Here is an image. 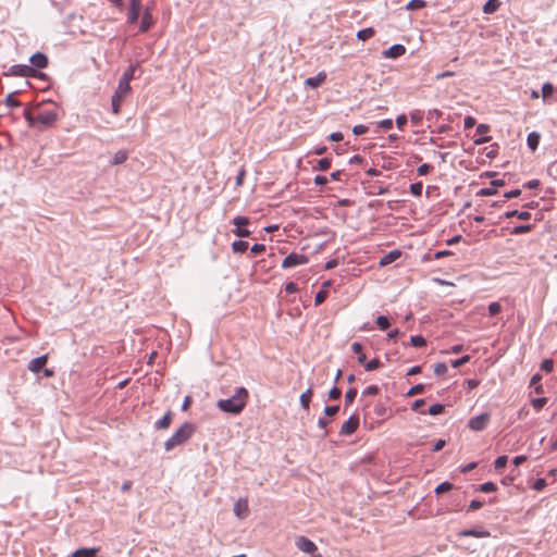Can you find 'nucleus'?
I'll return each mask as SVG.
<instances>
[{"mask_svg": "<svg viewBox=\"0 0 557 557\" xmlns=\"http://www.w3.org/2000/svg\"><path fill=\"white\" fill-rule=\"evenodd\" d=\"M25 119L30 127L45 129L51 127L58 120L55 104L51 101L37 104L32 110H26Z\"/></svg>", "mask_w": 557, "mask_h": 557, "instance_id": "nucleus-1", "label": "nucleus"}, {"mask_svg": "<svg viewBox=\"0 0 557 557\" xmlns=\"http://www.w3.org/2000/svg\"><path fill=\"white\" fill-rule=\"evenodd\" d=\"M248 398V391L245 387H238L231 398L220 399L216 406L224 412L239 414L246 407Z\"/></svg>", "mask_w": 557, "mask_h": 557, "instance_id": "nucleus-2", "label": "nucleus"}, {"mask_svg": "<svg viewBox=\"0 0 557 557\" xmlns=\"http://www.w3.org/2000/svg\"><path fill=\"white\" fill-rule=\"evenodd\" d=\"M195 425L190 422H185L182 424L174 433L173 435L165 441L164 448L166 451H170L174 449L176 446H180L184 444L186 441H188L193 434L195 433Z\"/></svg>", "mask_w": 557, "mask_h": 557, "instance_id": "nucleus-3", "label": "nucleus"}, {"mask_svg": "<svg viewBox=\"0 0 557 557\" xmlns=\"http://www.w3.org/2000/svg\"><path fill=\"white\" fill-rule=\"evenodd\" d=\"M491 416L487 412L481 413L471 418L468 422V426L475 432L484 430L490 423Z\"/></svg>", "mask_w": 557, "mask_h": 557, "instance_id": "nucleus-4", "label": "nucleus"}, {"mask_svg": "<svg viewBox=\"0 0 557 557\" xmlns=\"http://www.w3.org/2000/svg\"><path fill=\"white\" fill-rule=\"evenodd\" d=\"M249 223L250 220L247 216H235L233 219V224L236 226V230H234L233 233L238 237H248L250 235V231L245 226H247Z\"/></svg>", "mask_w": 557, "mask_h": 557, "instance_id": "nucleus-5", "label": "nucleus"}, {"mask_svg": "<svg viewBox=\"0 0 557 557\" xmlns=\"http://www.w3.org/2000/svg\"><path fill=\"white\" fill-rule=\"evenodd\" d=\"M308 262V257L300 253H289L287 257L284 258L282 262L283 269H289L297 265L306 264Z\"/></svg>", "mask_w": 557, "mask_h": 557, "instance_id": "nucleus-6", "label": "nucleus"}, {"mask_svg": "<svg viewBox=\"0 0 557 557\" xmlns=\"http://www.w3.org/2000/svg\"><path fill=\"white\" fill-rule=\"evenodd\" d=\"M295 544L299 550L307 554L313 555L318 550L317 545L306 536H298Z\"/></svg>", "mask_w": 557, "mask_h": 557, "instance_id": "nucleus-7", "label": "nucleus"}, {"mask_svg": "<svg viewBox=\"0 0 557 557\" xmlns=\"http://www.w3.org/2000/svg\"><path fill=\"white\" fill-rule=\"evenodd\" d=\"M359 426V417L354 414L351 416L343 425L341 429L342 435H351L354 434Z\"/></svg>", "mask_w": 557, "mask_h": 557, "instance_id": "nucleus-8", "label": "nucleus"}, {"mask_svg": "<svg viewBox=\"0 0 557 557\" xmlns=\"http://www.w3.org/2000/svg\"><path fill=\"white\" fill-rule=\"evenodd\" d=\"M406 53V47L404 45H393L388 49L382 52L386 59H397Z\"/></svg>", "mask_w": 557, "mask_h": 557, "instance_id": "nucleus-9", "label": "nucleus"}, {"mask_svg": "<svg viewBox=\"0 0 557 557\" xmlns=\"http://www.w3.org/2000/svg\"><path fill=\"white\" fill-rule=\"evenodd\" d=\"M234 513L239 519H244L249 513L248 500L246 498L238 499L234 505Z\"/></svg>", "mask_w": 557, "mask_h": 557, "instance_id": "nucleus-10", "label": "nucleus"}, {"mask_svg": "<svg viewBox=\"0 0 557 557\" xmlns=\"http://www.w3.org/2000/svg\"><path fill=\"white\" fill-rule=\"evenodd\" d=\"M47 361H48V355H42L38 358L30 360L27 368L33 373H38L46 367Z\"/></svg>", "mask_w": 557, "mask_h": 557, "instance_id": "nucleus-11", "label": "nucleus"}, {"mask_svg": "<svg viewBox=\"0 0 557 557\" xmlns=\"http://www.w3.org/2000/svg\"><path fill=\"white\" fill-rule=\"evenodd\" d=\"M11 72L16 76H23V77H28V76L35 75V70L28 65H13L11 67Z\"/></svg>", "mask_w": 557, "mask_h": 557, "instance_id": "nucleus-12", "label": "nucleus"}, {"mask_svg": "<svg viewBox=\"0 0 557 557\" xmlns=\"http://www.w3.org/2000/svg\"><path fill=\"white\" fill-rule=\"evenodd\" d=\"M153 24H154V20L152 17V14L150 13L149 10H146L141 17V22H140V26H139L140 32H143V33L147 32L148 29H150L152 27Z\"/></svg>", "mask_w": 557, "mask_h": 557, "instance_id": "nucleus-13", "label": "nucleus"}, {"mask_svg": "<svg viewBox=\"0 0 557 557\" xmlns=\"http://www.w3.org/2000/svg\"><path fill=\"white\" fill-rule=\"evenodd\" d=\"M30 63L35 67L44 69L48 65V58L46 54L37 52L30 57Z\"/></svg>", "mask_w": 557, "mask_h": 557, "instance_id": "nucleus-14", "label": "nucleus"}, {"mask_svg": "<svg viewBox=\"0 0 557 557\" xmlns=\"http://www.w3.org/2000/svg\"><path fill=\"white\" fill-rule=\"evenodd\" d=\"M140 10V0H131V7L128 12V22L135 23L138 20Z\"/></svg>", "mask_w": 557, "mask_h": 557, "instance_id": "nucleus-15", "label": "nucleus"}, {"mask_svg": "<svg viewBox=\"0 0 557 557\" xmlns=\"http://www.w3.org/2000/svg\"><path fill=\"white\" fill-rule=\"evenodd\" d=\"M173 420L172 411H168L160 420H158L154 424L158 430H166L170 428Z\"/></svg>", "mask_w": 557, "mask_h": 557, "instance_id": "nucleus-16", "label": "nucleus"}, {"mask_svg": "<svg viewBox=\"0 0 557 557\" xmlns=\"http://www.w3.org/2000/svg\"><path fill=\"white\" fill-rule=\"evenodd\" d=\"M401 256L399 250H392L380 259V265L385 267L396 261Z\"/></svg>", "mask_w": 557, "mask_h": 557, "instance_id": "nucleus-17", "label": "nucleus"}, {"mask_svg": "<svg viewBox=\"0 0 557 557\" xmlns=\"http://www.w3.org/2000/svg\"><path fill=\"white\" fill-rule=\"evenodd\" d=\"M326 79V74L324 72L319 73L314 77H309L306 79V85L311 88H317L322 85Z\"/></svg>", "mask_w": 557, "mask_h": 557, "instance_id": "nucleus-18", "label": "nucleus"}, {"mask_svg": "<svg viewBox=\"0 0 557 557\" xmlns=\"http://www.w3.org/2000/svg\"><path fill=\"white\" fill-rule=\"evenodd\" d=\"M99 548H79L76 549L72 557H96Z\"/></svg>", "mask_w": 557, "mask_h": 557, "instance_id": "nucleus-19", "label": "nucleus"}, {"mask_svg": "<svg viewBox=\"0 0 557 557\" xmlns=\"http://www.w3.org/2000/svg\"><path fill=\"white\" fill-rule=\"evenodd\" d=\"M541 135L536 132H532L528 135L527 143L532 151H535L539 147Z\"/></svg>", "mask_w": 557, "mask_h": 557, "instance_id": "nucleus-20", "label": "nucleus"}, {"mask_svg": "<svg viewBox=\"0 0 557 557\" xmlns=\"http://www.w3.org/2000/svg\"><path fill=\"white\" fill-rule=\"evenodd\" d=\"M504 215H505L506 219H510V218L517 216L518 219L523 220V221H528V220L531 219V213L529 211L512 210V211L505 212Z\"/></svg>", "mask_w": 557, "mask_h": 557, "instance_id": "nucleus-21", "label": "nucleus"}, {"mask_svg": "<svg viewBox=\"0 0 557 557\" xmlns=\"http://www.w3.org/2000/svg\"><path fill=\"white\" fill-rule=\"evenodd\" d=\"M459 536L460 537H467V536L487 537V536H490V532L488 531H478V530H463L459 533Z\"/></svg>", "mask_w": 557, "mask_h": 557, "instance_id": "nucleus-22", "label": "nucleus"}, {"mask_svg": "<svg viewBox=\"0 0 557 557\" xmlns=\"http://www.w3.org/2000/svg\"><path fill=\"white\" fill-rule=\"evenodd\" d=\"M312 395L313 391L311 387L300 395V404L305 410H309Z\"/></svg>", "mask_w": 557, "mask_h": 557, "instance_id": "nucleus-23", "label": "nucleus"}, {"mask_svg": "<svg viewBox=\"0 0 557 557\" xmlns=\"http://www.w3.org/2000/svg\"><path fill=\"white\" fill-rule=\"evenodd\" d=\"M362 349L363 348H362V345L360 343H358V342L352 343L351 350L358 356V362L360 364H364V362L367 360V357L363 354Z\"/></svg>", "mask_w": 557, "mask_h": 557, "instance_id": "nucleus-24", "label": "nucleus"}, {"mask_svg": "<svg viewBox=\"0 0 557 557\" xmlns=\"http://www.w3.org/2000/svg\"><path fill=\"white\" fill-rule=\"evenodd\" d=\"M374 35H375L374 28L368 27V28L360 29L357 33V38L362 40V41H366V40L374 37Z\"/></svg>", "mask_w": 557, "mask_h": 557, "instance_id": "nucleus-25", "label": "nucleus"}, {"mask_svg": "<svg viewBox=\"0 0 557 557\" xmlns=\"http://www.w3.org/2000/svg\"><path fill=\"white\" fill-rule=\"evenodd\" d=\"M499 5L500 3L498 0H488L483 7V12L486 14H492L498 10Z\"/></svg>", "mask_w": 557, "mask_h": 557, "instance_id": "nucleus-26", "label": "nucleus"}, {"mask_svg": "<svg viewBox=\"0 0 557 557\" xmlns=\"http://www.w3.org/2000/svg\"><path fill=\"white\" fill-rule=\"evenodd\" d=\"M137 65L132 64L122 75L120 78V82L129 84L131 81L134 78L135 71Z\"/></svg>", "mask_w": 557, "mask_h": 557, "instance_id": "nucleus-27", "label": "nucleus"}, {"mask_svg": "<svg viewBox=\"0 0 557 557\" xmlns=\"http://www.w3.org/2000/svg\"><path fill=\"white\" fill-rule=\"evenodd\" d=\"M131 92V85L127 83L119 82L117 88L115 90V95L125 98Z\"/></svg>", "mask_w": 557, "mask_h": 557, "instance_id": "nucleus-28", "label": "nucleus"}, {"mask_svg": "<svg viewBox=\"0 0 557 557\" xmlns=\"http://www.w3.org/2000/svg\"><path fill=\"white\" fill-rule=\"evenodd\" d=\"M248 249V243L244 240H236L232 244V250L235 253H243Z\"/></svg>", "mask_w": 557, "mask_h": 557, "instance_id": "nucleus-29", "label": "nucleus"}, {"mask_svg": "<svg viewBox=\"0 0 557 557\" xmlns=\"http://www.w3.org/2000/svg\"><path fill=\"white\" fill-rule=\"evenodd\" d=\"M426 7V2L424 0H411L406 5V9L409 11L420 10Z\"/></svg>", "mask_w": 557, "mask_h": 557, "instance_id": "nucleus-30", "label": "nucleus"}, {"mask_svg": "<svg viewBox=\"0 0 557 557\" xmlns=\"http://www.w3.org/2000/svg\"><path fill=\"white\" fill-rule=\"evenodd\" d=\"M127 158H128L127 152L124 150H120L113 156L112 163L113 164H122L127 160Z\"/></svg>", "mask_w": 557, "mask_h": 557, "instance_id": "nucleus-31", "label": "nucleus"}, {"mask_svg": "<svg viewBox=\"0 0 557 557\" xmlns=\"http://www.w3.org/2000/svg\"><path fill=\"white\" fill-rule=\"evenodd\" d=\"M330 168H331V159L323 158L318 161L317 165L313 169L318 170V171H326Z\"/></svg>", "mask_w": 557, "mask_h": 557, "instance_id": "nucleus-32", "label": "nucleus"}, {"mask_svg": "<svg viewBox=\"0 0 557 557\" xmlns=\"http://www.w3.org/2000/svg\"><path fill=\"white\" fill-rule=\"evenodd\" d=\"M554 90H555V88H554L553 84L545 83L542 87L543 99L546 100L547 98H549L553 95Z\"/></svg>", "mask_w": 557, "mask_h": 557, "instance_id": "nucleus-33", "label": "nucleus"}, {"mask_svg": "<svg viewBox=\"0 0 557 557\" xmlns=\"http://www.w3.org/2000/svg\"><path fill=\"white\" fill-rule=\"evenodd\" d=\"M507 462H508V457L503 455V456H499L495 462H494V467L497 471H502L506 466H507Z\"/></svg>", "mask_w": 557, "mask_h": 557, "instance_id": "nucleus-34", "label": "nucleus"}, {"mask_svg": "<svg viewBox=\"0 0 557 557\" xmlns=\"http://www.w3.org/2000/svg\"><path fill=\"white\" fill-rule=\"evenodd\" d=\"M532 225L531 224H525V225H519V226H516L511 230V234L512 235H520V234H524V233H528L532 230Z\"/></svg>", "mask_w": 557, "mask_h": 557, "instance_id": "nucleus-35", "label": "nucleus"}, {"mask_svg": "<svg viewBox=\"0 0 557 557\" xmlns=\"http://www.w3.org/2000/svg\"><path fill=\"white\" fill-rule=\"evenodd\" d=\"M423 184L421 182L413 183L410 185V193L416 196L420 197L422 195Z\"/></svg>", "mask_w": 557, "mask_h": 557, "instance_id": "nucleus-36", "label": "nucleus"}, {"mask_svg": "<svg viewBox=\"0 0 557 557\" xmlns=\"http://www.w3.org/2000/svg\"><path fill=\"white\" fill-rule=\"evenodd\" d=\"M410 343L413 347H423L426 344V341L421 335H416L410 338Z\"/></svg>", "mask_w": 557, "mask_h": 557, "instance_id": "nucleus-37", "label": "nucleus"}, {"mask_svg": "<svg viewBox=\"0 0 557 557\" xmlns=\"http://www.w3.org/2000/svg\"><path fill=\"white\" fill-rule=\"evenodd\" d=\"M382 366L381 361L376 358L370 360L369 362H364V368L367 371H373L379 369Z\"/></svg>", "mask_w": 557, "mask_h": 557, "instance_id": "nucleus-38", "label": "nucleus"}, {"mask_svg": "<svg viewBox=\"0 0 557 557\" xmlns=\"http://www.w3.org/2000/svg\"><path fill=\"white\" fill-rule=\"evenodd\" d=\"M357 396V389L350 388L345 394V403L347 406L351 405Z\"/></svg>", "mask_w": 557, "mask_h": 557, "instance_id": "nucleus-39", "label": "nucleus"}, {"mask_svg": "<svg viewBox=\"0 0 557 557\" xmlns=\"http://www.w3.org/2000/svg\"><path fill=\"white\" fill-rule=\"evenodd\" d=\"M546 404H547V398H545V397L532 399V406L537 411L541 410Z\"/></svg>", "mask_w": 557, "mask_h": 557, "instance_id": "nucleus-40", "label": "nucleus"}, {"mask_svg": "<svg viewBox=\"0 0 557 557\" xmlns=\"http://www.w3.org/2000/svg\"><path fill=\"white\" fill-rule=\"evenodd\" d=\"M451 488H453V484L451 483L443 482V483H441L440 485L436 486L435 493L436 494H443V493H446V492L450 491Z\"/></svg>", "mask_w": 557, "mask_h": 557, "instance_id": "nucleus-41", "label": "nucleus"}, {"mask_svg": "<svg viewBox=\"0 0 557 557\" xmlns=\"http://www.w3.org/2000/svg\"><path fill=\"white\" fill-rule=\"evenodd\" d=\"M443 411H444V406L441 404H435L429 408L428 413L431 416H437V414H441Z\"/></svg>", "mask_w": 557, "mask_h": 557, "instance_id": "nucleus-42", "label": "nucleus"}, {"mask_svg": "<svg viewBox=\"0 0 557 557\" xmlns=\"http://www.w3.org/2000/svg\"><path fill=\"white\" fill-rule=\"evenodd\" d=\"M447 371H448V368L444 362H440L434 366V373L436 375H444L447 373Z\"/></svg>", "mask_w": 557, "mask_h": 557, "instance_id": "nucleus-43", "label": "nucleus"}, {"mask_svg": "<svg viewBox=\"0 0 557 557\" xmlns=\"http://www.w3.org/2000/svg\"><path fill=\"white\" fill-rule=\"evenodd\" d=\"M376 324L381 330H386L389 326V321L385 315H379L376 318Z\"/></svg>", "mask_w": 557, "mask_h": 557, "instance_id": "nucleus-44", "label": "nucleus"}, {"mask_svg": "<svg viewBox=\"0 0 557 557\" xmlns=\"http://www.w3.org/2000/svg\"><path fill=\"white\" fill-rule=\"evenodd\" d=\"M502 311V306L499 302L497 301H494V302H491L490 306H488V312L491 315H496L498 314L499 312Z\"/></svg>", "mask_w": 557, "mask_h": 557, "instance_id": "nucleus-45", "label": "nucleus"}, {"mask_svg": "<svg viewBox=\"0 0 557 557\" xmlns=\"http://www.w3.org/2000/svg\"><path fill=\"white\" fill-rule=\"evenodd\" d=\"M496 485L493 483V482H486V483H483L481 486H480V491L484 492V493H491V492H495L496 491Z\"/></svg>", "mask_w": 557, "mask_h": 557, "instance_id": "nucleus-46", "label": "nucleus"}, {"mask_svg": "<svg viewBox=\"0 0 557 557\" xmlns=\"http://www.w3.org/2000/svg\"><path fill=\"white\" fill-rule=\"evenodd\" d=\"M327 297V292L326 290H320L317 293L315 297H314V302L317 306L321 305L322 302H324V300L326 299Z\"/></svg>", "mask_w": 557, "mask_h": 557, "instance_id": "nucleus-47", "label": "nucleus"}, {"mask_svg": "<svg viewBox=\"0 0 557 557\" xmlns=\"http://www.w3.org/2000/svg\"><path fill=\"white\" fill-rule=\"evenodd\" d=\"M469 360H470V357L468 355H466L459 359L451 361V366H453V368H459V367L463 366L465 363H467Z\"/></svg>", "mask_w": 557, "mask_h": 557, "instance_id": "nucleus-48", "label": "nucleus"}, {"mask_svg": "<svg viewBox=\"0 0 557 557\" xmlns=\"http://www.w3.org/2000/svg\"><path fill=\"white\" fill-rule=\"evenodd\" d=\"M423 391H424V386L421 385V384H418V385L412 386L408 391L407 395L408 396H414V395L421 394Z\"/></svg>", "mask_w": 557, "mask_h": 557, "instance_id": "nucleus-49", "label": "nucleus"}, {"mask_svg": "<svg viewBox=\"0 0 557 557\" xmlns=\"http://www.w3.org/2000/svg\"><path fill=\"white\" fill-rule=\"evenodd\" d=\"M265 251V246L263 244H256L251 247L250 252L252 255H261Z\"/></svg>", "mask_w": 557, "mask_h": 557, "instance_id": "nucleus-50", "label": "nucleus"}, {"mask_svg": "<svg viewBox=\"0 0 557 557\" xmlns=\"http://www.w3.org/2000/svg\"><path fill=\"white\" fill-rule=\"evenodd\" d=\"M368 132V126L363 125V124H359V125H356L354 126L352 128V133L357 136L359 135H362V134H366Z\"/></svg>", "mask_w": 557, "mask_h": 557, "instance_id": "nucleus-51", "label": "nucleus"}, {"mask_svg": "<svg viewBox=\"0 0 557 557\" xmlns=\"http://www.w3.org/2000/svg\"><path fill=\"white\" fill-rule=\"evenodd\" d=\"M432 170V166L428 163H423L421 164L418 169H417V172L419 175H426L430 171Z\"/></svg>", "mask_w": 557, "mask_h": 557, "instance_id": "nucleus-52", "label": "nucleus"}, {"mask_svg": "<svg viewBox=\"0 0 557 557\" xmlns=\"http://www.w3.org/2000/svg\"><path fill=\"white\" fill-rule=\"evenodd\" d=\"M379 392H380V388H379V386H377V385H370V386H368V387L362 392V394H363V395H376V394H379Z\"/></svg>", "mask_w": 557, "mask_h": 557, "instance_id": "nucleus-53", "label": "nucleus"}, {"mask_svg": "<svg viewBox=\"0 0 557 557\" xmlns=\"http://www.w3.org/2000/svg\"><path fill=\"white\" fill-rule=\"evenodd\" d=\"M342 391L338 387H333L329 393V398L332 400H336L341 397Z\"/></svg>", "mask_w": 557, "mask_h": 557, "instance_id": "nucleus-54", "label": "nucleus"}, {"mask_svg": "<svg viewBox=\"0 0 557 557\" xmlns=\"http://www.w3.org/2000/svg\"><path fill=\"white\" fill-rule=\"evenodd\" d=\"M411 122L416 125H418L422 120V114L420 111H413L410 113Z\"/></svg>", "mask_w": 557, "mask_h": 557, "instance_id": "nucleus-55", "label": "nucleus"}, {"mask_svg": "<svg viewBox=\"0 0 557 557\" xmlns=\"http://www.w3.org/2000/svg\"><path fill=\"white\" fill-rule=\"evenodd\" d=\"M386 411H387L386 407H385L384 405H382V404H377V405L374 407V412H375V414H376V416H379V417H383V416H385V414H386Z\"/></svg>", "mask_w": 557, "mask_h": 557, "instance_id": "nucleus-56", "label": "nucleus"}, {"mask_svg": "<svg viewBox=\"0 0 557 557\" xmlns=\"http://www.w3.org/2000/svg\"><path fill=\"white\" fill-rule=\"evenodd\" d=\"M338 410H339L338 406H327V407H325L324 412L326 416L333 417L338 412Z\"/></svg>", "mask_w": 557, "mask_h": 557, "instance_id": "nucleus-57", "label": "nucleus"}, {"mask_svg": "<svg viewBox=\"0 0 557 557\" xmlns=\"http://www.w3.org/2000/svg\"><path fill=\"white\" fill-rule=\"evenodd\" d=\"M379 126L383 129H391L393 127V121L391 119H385V120H382L380 123H379Z\"/></svg>", "mask_w": 557, "mask_h": 557, "instance_id": "nucleus-58", "label": "nucleus"}, {"mask_svg": "<svg viewBox=\"0 0 557 557\" xmlns=\"http://www.w3.org/2000/svg\"><path fill=\"white\" fill-rule=\"evenodd\" d=\"M406 123H407V116L405 114H400L397 116L396 125L399 129H403V127L406 125Z\"/></svg>", "mask_w": 557, "mask_h": 557, "instance_id": "nucleus-59", "label": "nucleus"}, {"mask_svg": "<svg viewBox=\"0 0 557 557\" xmlns=\"http://www.w3.org/2000/svg\"><path fill=\"white\" fill-rule=\"evenodd\" d=\"M463 123L466 129L472 128L475 125V119L473 116H466Z\"/></svg>", "mask_w": 557, "mask_h": 557, "instance_id": "nucleus-60", "label": "nucleus"}, {"mask_svg": "<svg viewBox=\"0 0 557 557\" xmlns=\"http://www.w3.org/2000/svg\"><path fill=\"white\" fill-rule=\"evenodd\" d=\"M546 486V481L544 479H537L534 483V490L542 491Z\"/></svg>", "mask_w": 557, "mask_h": 557, "instance_id": "nucleus-61", "label": "nucleus"}, {"mask_svg": "<svg viewBox=\"0 0 557 557\" xmlns=\"http://www.w3.org/2000/svg\"><path fill=\"white\" fill-rule=\"evenodd\" d=\"M520 195H521V190L520 189H512V190L506 193L504 195V197L507 198V199H510V198L519 197Z\"/></svg>", "mask_w": 557, "mask_h": 557, "instance_id": "nucleus-62", "label": "nucleus"}, {"mask_svg": "<svg viewBox=\"0 0 557 557\" xmlns=\"http://www.w3.org/2000/svg\"><path fill=\"white\" fill-rule=\"evenodd\" d=\"M285 290L289 294L296 293L298 290L297 285L294 282H288L285 285Z\"/></svg>", "mask_w": 557, "mask_h": 557, "instance_id": "nucleus-63", "label": "nucleus"}, {"mask_svg": "<svg viewBox=\"0 0 557 557\" xmlns=\"http://www.w3.org/2000/svg\"><path fill=\"white\" fill-rule=\"evenodd\" d=\"M483 506L482 502L480 500H472L469 505V510L470 511H475L478 509H480L481 507Z\"/></svg>", "mask_w": 557, "mask_h": 557, "instance_id": "nucleus-64", "label": "nucleus"}]
</instances>
